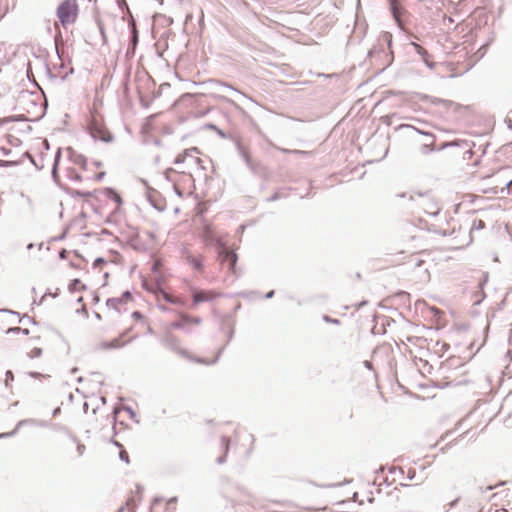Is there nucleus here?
Returning a JSON list of instances; mask_svg holds the SVG:
<instances>
[{
	"instance_id": "nucleus-7",
	"label": "nucleus",
	"mask_w": 512,
	"mask_h": 512,
	"mask_svg": "<svg viewBox=\"0 0 512 512\" xmlns=\"http://www.w3.org/2000/svg\"><path fill=\"white\" fill-rule=\"evenodd\" d=\"M199 236L206 246H210L218 240L214 227L208 223L204 224Z\"/></svg>"
},
{
	"instance_id": "nucleus-11",
	"label": "nucleus",
	"mask_w": 512,
	"mask_h": 512,
	"mask_svg": "<svg viewBox=\"0 0 512 512\" xmlns=\"http://www.w3.org/2000/svg\"><path fill=\"white\" fill-rule=\"evenodd\" d=\"M105 195L108 199L112 200L116 204V208H119L122 204V198L118 192L112 188L105 189Z\"/></svg>"
},
{
	"instance_id": "nucleus-13",
	"label": "nucleus",
	"mask_w": 512,
	"mask_h": 512,
	"mask_svg": "<svg viewBox=\"0 0 512 512\" xmlns=\"http://www.w3.org/2000/svg\"><path fill=\"white\" fill-rule=\"evenodd\" d=\"M70 265L76 269L84 270L87 266V263L84 259L76 257L70 262Z\"/></svg>"
},
{
	"instance_id": "nucleus-12",
	"label": "nucleus",
	"mask_w": 512,
	"mask_h": 512,
	"mask_svg": "<svg viewBox=\"0 0 512 512\" xmlns=\"http://www.w3.org/2000/svg\"><path fill=\"white\" fill-rule=\"evenodd\" d=\"M69 289L71 291H84L86 289V285L80 279H74L69 285Z\"/></svg>"
},
{
	"instance_id": "nucleus-10",
	"label": "nucleus",
	"mask_w": 512,
	"mask_h": 512,
	"mask_svg": "<svg viewBox=\"0 0 512 512\" xmlns=\"http://www.w3.org/2000/svg\"><path fill=\"white\" fill-rule=\"evenodd\" d=\"M131 339H132V337L129 336V331L127 330L124 333L120 334L119 337L115 338L110 343L104 344V347L120 348V347L126 345L127 343H129L131 341Z\"/></svg>"
},
{
	"instance_id": "nucleus-15",
	"label": "nucleus",
	"mask_w": 512,
	"mask_h": 512,
	"mask_svg": "<svg viewBox=\"0 0 512 512\" xmlns=\"http://www.w3.org/2000/svg\"><path fill=\"white\" fill-rule=\"evenodd\" d=\"M106 261L103 258H97L93 263V268L97 269L98 272H102L103 267L106 265Z\"/></svg>"
},
{
	"instance_id": "nucleus-1",
	"label": "nucleus",
	"mask_w": 512,
	"mask_h": 512,
	"mask_svg": "<svg viewBox=\"0 0 512 512\" xmlns=\"http://www.w3.org/2000/svg\"><path fill=\"white\" fill-rule=\"evenodd\" d=\"M101 105L102 100L95 99L90 109V119L87 123V129L94 139L101 140L104 142H110L113 139V136L107 129L102 115L99 114L97 111Z\"/></svg>"
},
{
	"instance_id": "nucleus-14",
	"label": "nucleus",
	"mask_w": 512,
	"mask_h": 512,
	"mask_svg": "<svg viewBox=\"0 0 512 512\" xmlns=\"http://www.w3.org/2000/svg\"><path fill=\"white\" fill-rule=\"evenodd\" d=\"M391 9H392V13H393L394 18L397 21H400V12H399L398 3L396 2V0H392V2H391Z\"/></svg>"
},
{
	"instance_id": "nucleus-20",
	"label": "nucleus",
	"mask_w": 512,
	"mask_h": 512,
	"mask_svg": "<svg viewBox=\"0 0 512 512\" xmlns=\"http://www.w3.org/2000/svg\"><path fill=\"white\" fill-rule=\"evenodd\" d=\"M122 413H128V411H127V410H124V411H116V412H115V419L117 420V419L121 416V414H122Z\"/></svg>"
},
{
	"instance_id": "nucleus-3",
	"label": "nucleus",
	"mask_w": 512,
	"mask_h": 512,
	"mask_svg": "<svg viewBox=\"0 0 512 512\" xmlns=\"http://www.w3.org/2000/svg\"><path fill=\"white\" fill-rule=\"evenodd\" d=\"M202 319L198 316H192L186 313H180L174 321L169 325L170 329L183 330L191 332L194 327L200 326Z\"/></svg>"
},
{
	"instance_id": "nucleus-5",
	"label": "nucleus",
	"mask_w": 512,
	"mask_h": 512,
	"mask_svg": "<svg viewBox=\"0 0 512 512\" xmlns=\"http://www.w3.org/2000/svg\"><path fill=\"white\" fill-rule=\"evenodd\" d=\"M219 296V293L213 291V290H197L193 289L192 291V300L193 305H198L202 302H209L214 300Z\"/></svg>"
},
{
	"instance_id": "nucleus-23",
	"label": "nucleus",
	"mask_w": 512,
	"mask_h": 512,
	"mask_svg": "<svg viewBox=\"0 0 512 512\" xmlns=\"http://www.w3.org/2000/svg\"><path fill=\"white\" fill-rule=\"evenodd\" d=\"M166 299H167L168 301L172 302V303H179V300H177V299H170V298H168V297H166Z\"/></svg>"
},
{
	"instance_id": "nucleus-4",
	"label": "nucleus",
	"mask_w": 512,
	"mask_h": 512,
	"mask_svg": "<svg viewBox=\"0 0 512 512\" xmlns=\"http://www.w3.org/2000/svg\"><path fill=\"white\" fill-rule=\"evenodd\" d=\"M180 254L181 258L191 265L193 269L199 272L203 271V257L201 255H195L189 244H183L181 246Z\"/></svg>"
},
{
	"instance_id": "nucleus-21",
	"label": "nucleus",
	"mask_w": 512,
	"mask_h": 512,
	"mask_svg": "<svg viewBox=\"0 0 512 512\" xmlns=\"http://www.w3.org/2000/svg\"><path fill=\"white\" fill-rule=\"evenodd\" d=\"M160 266H161V261L160 260H156L155 263H154V270H157Z\"/></svg>"
},
{
	"instance_id": "nucleus-6",
	"label": "nucleus",
	"mask_w": 512,
	"mask_h": 512,
	"mask_svg": "<svg viewBox=\"0 0 512 512\" xmlns=\"http://www.w3.org/2000/svg\"><path fill=\"white\" fill-rule=\"evenodd\" d=\"M11 144L6 138H0V165L12 163L11 159Z\"/></svg>"
},
{
	"instance_id": "nucleus-17",
	"label": "nucleus",
	"mask_w": 512,
	"mask_h": 512,
	"mask_svg": "<svg viewBox=\"0 0 512 512\" xmlns=\"http://www.w3.org/2000/svg\"><path fill=\"white\" fill-rule=\"evenodd\" d=\"M119 456L122 461L129 463V456H128L127 451H125L124 449H121L119 452Z\"/></svg>"
},
{
	"instance_id": "nucleus-8",
	"label": "nucleus",
	"mask_w": 512,
	"mask_h": 512,
	"mask_svg": "<svg viewBox=\"0 0 512 512\" xmlns=\"http://www.w3.org/2000/svg\"><path fill=\"white\" fill-rule=\"evenodd\" d=\"M198 155H199V150L197 148H191V149L186 150L183 154L178 155L175 162L181 163V162H185L186 160H188L190 164H193V163L198 164L201 162Z\"/></svg>"
},
{
	"instance_id": "nucleus-19",
	"label": "nucleus",
	"mask_w": 512,
	"mask_h": 512,
	"mask_svg": "<svg viewBox=\"0 0 512 512\" xmlns=\"http://www.w3.org/2000/svg\"><path fill=\"white\" fill-rule=\"evenodd\" d=\"M40 354H41V349H39V348H34V349L30 352V356H32V357L40 356Z\"/></svg>"
},
{
	"instance_id": "nucleus-16",
	"label": "nucleus",
	"mask_w": 512,
	"mask_h": 512,
	"mask_svg": "<svg viewBox=\"0 0 512 512\" xmlns=\"http://www.w3.org/2000/svg\"><path fill=\"white\" fill-rule=\"evenodd\" d=\"M241 153H242V156L244 157V159L246 160V162L251 163V156H250L248 150L244 147H241Z\"/></svg>"
},
{
	"instance_id": "nucleus-2",
	"label": "nucleus",
	"mask_w": 512,
	"mask_h": 512,
	"mask_svg": "<svg viewBox=\"0 0 512 512\" xmlns=\"http://www.w3.org/2000/svg\"><path fill=\"white\" fill-rule=\"evenodd\" d=\"M79 7L77 0H64L57 7V17L62 26L73 24L78 17Z\"/></svg>"
},
{
	"instance_id": "nucleus-9",
	"label": "nucleus",
	"mask_w": 512,
	"mask_h": 512,
	"mask_svg": "<svg viewBox=\"0 0 512 512\" xmlns=\"http://www.w3.org/2000/svg\"><path fill=\"white\" fill-rule=\"evenodd\" d=\"M142 500V491L137 487L134 491H131V495L126 500V508L129 512H135V509Z\"/></svg>"
},
{
	"instance_id": "nucleus-18",
	"label": "nucleus",
	"mask_w": 512,
	"mask_h": 512,
	"mask_svg": "<svg viewBox=\"0 0 512 512\" xmlns=\"http://www.w3.org/2000/svg\"><path fill=\"white\" fill-rule=\"evenodd\" d=\"M504 191H506L507 195H511L512 196V180L507 184L506 188H503L501 190L502 193H504Z\"/></svg>"
},
{
	"instance_id": "nucleus-22",
	"label": "nucleus",
	"mask_w": 512,
	"mask_h": 512,
	"mask_svg": "<svg viewBox=\"0 0 512 512\" xmlns=\"http://www.w3.org/2000/svg\"><path fill=\"white\" fill-rule=\"evenodd\" d=\"M414 47L416 48V50H417L419 53H421L422 51H424V50H423V48H422L420 45H418V44H415V43H414Z\"/></svg>"
}]
</instances>
